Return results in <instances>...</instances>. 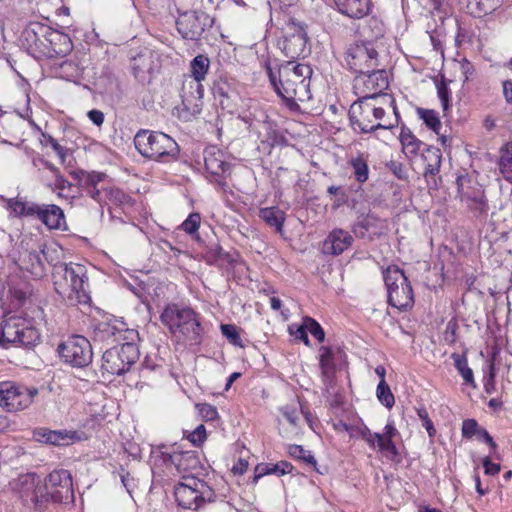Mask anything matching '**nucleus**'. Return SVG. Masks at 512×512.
<instances>
[{"mask_svg":"<svg viewBox=\"0 0 512 512\" xmlns=\"http://www.w3.org/2000/svg\"><path fill=\"white\" fill-rule=\"evenodd\" d=\"M264 67L275 92L286 102L290 110L299 109L298 101L311 99L312 69L309 65L289 61L279 66L278 75L269 59L265 60Z\"/></svg>","mask_w":512,"mask_h":512,"instance_id":"f257e3e1","label":"nucleus"},{"mask_svg":"<svg viewBox=\"0 0 512 512\" xmlns=\"http://www.w3.org/2000/svg\"><path fill=\"white\" fill-rule=\"evenodd\" d=\"M162 324L179 341L198 343L203 328L199 315L190 307L179 304H168L160 315Z\"/></svg>","mask_w":512,"mask_h":512,"instance_id":"f03ea898","label":"nucleus"},{"mask_svg":"<svg viewBox=\"0 0 512 512\" xmlns=\"http://www.w3.org/2000/svg\"><path fill=\"white\" fill-rule=\"evenodd\" d=\"M61 279L54 282L56 292L71 305L86 304L90 301L87 269L78 263L60 267Z\"/></svg>","mask_w":512,"mask_h":512,"instance_id":"7ed1b4c3","label":"nucleus"},{"mask_svg":"<svg viewBox=\"0 0 512 512\" xmlns=\"http://www.w3.org/2000/svg\"><path fill=\"white\" fill-rule=\"evenodd\" d=\"M137 151L146 158L158 162H171L179 156V146L169 135L150 130H140L134 137Z\"/></svg>","mask_w":512,"mask_h":512,"instance_id":"20e7f679","label":"nucleus"},{"mask_svg":"<svg viewBox=\"0 0 512 512\" xmlns=\"http://www.w3.org/2000/svg\"><path fill=\"white\" fill-rule=\"evenodd\" d=\"M385 115L382 106L377 105L376 101L359 98L355 101L349 110V119L353 129L362 133H369L378 129H391L394 123H381Z\"/></svg>","mask_w":512,"mask_h":512,"instance_id":"39448f33","label":"nucleus"},{"mask_svg":"<svg viewBox=\"0 0 512 512\" xmlns=\"http://www.w3.org/2000/svg\"><path fill=\"white\" fill-rule=\"evenodd\" d=\"M389 81L387 72L382 69L371 70L368 73L359 74L354 80V91L359 98L376 101L381 97L382 104H386L393 108L396 119L398 112L394 99L383 92L388 88Z\"/></svg>","mask_w":512,"mask_h":512,"instance_id":"423d86ee","label":"nucleus"},{"mask_svg":"<svg viewBox=\"0 0 512 512\" xmlns=\"http://www.w3.org/2000/svg\"><path fill=\"white\" fill-rule=\"evenodd\" d=\"M175 497L179 506L185 509L198 510L206 503L215 500V492L206 482L196 477H185L175 487Z\"/></svg>","mask_w":512,"mask_h":512,"instance_id":"0eeeda50","label":"nucleus"},{"mask_svg":"<svg viewBox=\"0 0 512 512\" xmlns=\"http://www.w3.org/2000/svg\"><path fill=\"white\" fill-rule=\"evenodd\" d=\"M388 303L399 311H406L414 304V294L404 272L397 266H389L384 272Z\"/></svg>","mask_w":512,"mask_h":512,"instance_id":"6e6552de","label":"nucleus"},{"mask_svg":"<svg viewBox=\"0 0 512 512\" xmlns=\"http://www.w3.org/2000/svg\"><path fill=\"white\" fill-rule=\"evenodd\" d=\"M39 391L36 387H27L11 381L0 382V406L8 412H17L28 408Z\"/></svg>","mask_w":512,"mask_h":512,"instance_id":"1a4fd4ad","label":"nucleus"},{"mask_svg":"<svg viewBox=\"0 0 512 512\" xmlns=\"http://www.w3.org/2000/svg\"><path fill=\"white\" fill-rule=\"evenodd\" d=\"M137 357V348L131 343H125L120 348L108 349L102 356V371L110 375H121L130 369Z\"/></svg>","mask_w":512,"mask_h":512,"instance_id":"9d476101","label":"nucleus"},{"mask_svg":"<svg viewBox=\"0 0 512 512\" xmlns=\"http://www.w3.org/2000/svg\"><path fill=\"white\" fill-rule=\"evenodd\" d=\"M344 59L348 68L358 74L368 73L378 66V52L370 43L351 44L345 52Z\"/></svg>","mask_w":512,"mask_h":512,"instance_id":"9b49d317","label":"nucleus"},{"mask_svg":"<svg viewBox=\"0 0 512 512\" xmlns=\"http://www.w3.org/2000/svg\"><path fill=\"white\" fill-rule=\"evenodd\" d=\"M61 358L73 367H85L92 361L93 352L90 342L83 336H73L59 345Z\"/></svg>","mask_w":512,"mask_h":512,"instance_id":"f8f14e48","label":"nucleus"},{"mask_svg":"<svg viewBox=\"0 0 512 512\" xmlns=\"http://www.w3.org/2000/svg\"><path fill=\"white\" fill-rule=\"evenodd\" d=\"M46 501L62 503L72 500L74 497L72 477L68 470L59 469L52 471L43 484Z\"/></svg>","mask_w":512,"mask_h":512,"instance_id":"ddd939ff","label":"nucleus"},{"mask_svg":"<svg viewBox=\"0 0 512 512\" xmlns=\"http://www.w3.org/2000/svg\"><path fill=\"white\" fill-rule=\"evenodd\" d=\"M212 24L213 19L203 11H187L181 13L176 20L179 34L184 39L193 41L199 40L204 31Z\"/></svg>","mask_w":512,"mask_h":512,"instance_id":"4468645a","label":"nucleus"},{"mask_svg":"<svg viewBox=\"0 0 512 512\" xmlns=\"http://www.w3.org/2000/svg\"><path fill=\"white\" fill-rule=\"evenodd\" d=\"M204 164L207 172L214 178V182L222 192H232L225 181L230 175L231 165L226 154L216 146H209L204 150Z\"/></svg>","mask_w":512,"mask_h":512,"instance_id":"2eb2a0df","label":"nucleus"},{"mask_svg":"<svg viewBox=\"0 0 512 512\" xmlns=\"http://www.w3.org/2000/svg\"><path fill=\"white\" fill-rule=\"evenodd\" d=\"M2 337L10 343L30 346L39 340L40 335L37 329L29 326L24 320L10 318L2 326Z\"/></svg>","mask_w":512,"mask_h":512,"instance_id":"dca6fc26","label":"nucleus"},{"mask_svg":"<svg viewBox=\"0 0 512 512\" xmlns=\"http://www.w3.org/2000/svg\"><path fill=\"white\" fill-rule=\"evenodd\" d=\"M200 461L193 451H173L169 455V469L175 470L183 480L185 477H194V471L199 469Z\"/></svg>","mask_w":512,"mask_h":512,"instance_id":"f3484780","label":"nucleus"},{"mask_svg":"<svg viewBox=\"0 0 512 512\" xmlns=\"http://www.w3.org/2000/svg\"><path fill=\"white\" fill-rule=\"evenodd\" d=\"M44 490L43 483L36 474L29 473L19 478V492L26 502L38 504L46 501Z\"/></svg>","mask_w":512,"mask_h":512,"instance_id":"a211bd4d","label":"nucleus"},{"mask_svg":"<svg viewBox=\"0 0 512 512\" xmlns=\"http://www.w3.org/2000/svg\"><path fill=\"white\" fill-rule=\"evenodd\" d=\"M204 87L189 76L185 77L182 83L181 98L182 104L193 113L200 112L201 99L203 98Z\"/></svg>","mask_w":512,"mask_h":512,"instance_id":"6ab92c4d","label":"nucleus"},{"mask_svg":"<svg viewBox=\"0 0 512 512\" xmlns=\"http://www.w3.org/2000/svg\"><path fill=\"white\" fill-rule=\"evenodd\" d=\"M352 235L343 229H334L325 238L322 252L327 255L338 256L349 249L353 244Z\"/></svg>","mask_w":512,"mask_h":512,"instance_id":"aec40b11","label":"nucleus"},{"mask_svg":"<svg viewBox=\"0 0 512 512\" xmlns=\"http://www.w3.org/2000/svg\"><path fill=\"white\" fill-rule=\"evenodd\" d=\"M386 229V221L372 214L367 215L353 226V232L357 237L369 239L384 234Z\"/></svg>","mask_w":512,"mask_h":512,"instance_id":"412c9836","label":"nucleus"},{"mask_svg":"<svg viewBox=\"0 0 512 512\" xmlns=\"http://www.w3.org/2000/svg\"><path fill=\"white\" fill-rule=\"evenodd\" d=\"M37 441L55 446H65L79 439L75 431L39 428L34 432Z\"/></svg>","mask_w":512,"mask_h":512,"instance_id":"4be33fe9","label":"nucleus"},{"mask_svg":"<svg viewBox=\"0 0 512 512\" xmlns=\"http://www.w3.org/2000/svg\"><path fill=\"white\" fill-rule=\"evenodd\" d=\"M47 31H49V26L34 22L24 29L22 36L29 48L44 52L46 50Z\"/></svg>","mask_w":512,"mask_h":512,"instance_id":"5701e85b","label":"nucleus"},{"mask_svg":"<svg viewBox=\"0 0 512 512\" xmlns=\"http://www.w3.org/2000/svg\"><path fill=\"white\" fill-rule=\"evenodd\" d=\"M45 53H54L56 55L65 56L72 50V41L70 37L58 30L49 27L46 36Z\"/></svg>","mask_w":512,"mask_h":512,"instance_id":"b1692460","label":"nucleus"},{"mask_svg":"<svg viewBox=\"0 0 512 512\" xmlns=\"http://www.w3.org/2000/svg\"><path fill=\"white\" fill-rule=\"evenodd\" d=\"M338 11L352 19H361L371 11V0H334Z\"/></svg>","mask_w":512,"mask_h":512,"instance_id":"393cba45","label":"nucleus"},{"mask_svg":"<svg viewBox=\"0 0 512 512\" xmlns=\"http://www.w3.org/2000/svg\"><path fill=\"white\" fill-rule=\"evenodd\" d=\"M307 36L299 29L295 33L285 37L283 41V51L288 58L294 59L304 55L306 52Z\"/></svg>","mask_w":512,"mask_h":512,"instance_id":"a878e982","label":"nucleus"},{"mask_svg":"<svg viewBox=\"0 0 512 512\" xmlns=\"http://www.w3.org/2000/svg\"><path fill=\"white\" fill-rule=\"evenodd\" d=\"M334 353L331 348L322 346L319 349V364L323 382L326 386H330L333 382L336 367L334 363Z\"/></svg>","mask_w":512,"mask_h":512,"instance_id":"bb28decb","label":"nucleus"},{"mask_svg":"<svg viewBox=\"0 0 512 512\" xmlns=\"http://www.w3.org/2000/svg\"><path fill=\"white\" fill-rule=\"evenodd\" d=\"M364 437L370 447L375 448L377 446L387 458L394 460L397 457L398 450L393 440L386 439L380 433H372L371 431L364 432Z\"/></svg>","mask_w":512,"mask_h":512,"instance_id":"cd10ccee","label":"nucleus"},{"mask_svg":"<svg viewBox=\"0 0 512 512\" xmlns=\"http://www.w3.org/2000/svg\"><path fill=\"white\" fill-rule=\"evenodd\" d=\"M49 229H60L65 224L63 210L57 205H43L40 219Z\"/></svg>","mask_w":512,"mask_h":512,"instance_id":"c85d7f7f","label":"nucleus"},{"mask_svg":"<svg viewBox=\"0 0 512 512\" xmlns=\"http://www.w3.org/2000/svg\"><path fill=\"white\" fill-rule=\"evenodd\" d=\"M422 157L426 163L424 176L428 179L429 177H433L438 174L440 171L442 159L440 150L435 147H427L423 151Z\"/></svg>","mask_w":512,"mask_h":512,"instance_id":"c756f323","label":"nucleus"},{"mask_svg":"<svg viewBox=\"0 0 512 512\" xmlns=\"http://www.w3.org/2000/svg\"><path fill=\"white\" fill-rule=\"evenodd\" d=\"M399 139L404 154L409 158L416 156L421 151V148L426 146L407 128H402Z\"/></svg>","mask_w":512,"mask_h":512,"instance_id":"7c9ffc66","label":"nucleus"},{"mask_svg":"<svg viewBox=\"0 0 512 512\" xmlns=\"http://www.w3.org/2000/svg\"><path fill=\"white\" fill-rule=\"evenodd\" d=\"M259 217L277 232H282L285 214L278 207H265L260 209Z\"/></svg>","mask_w":512,"mask_h":512,"instance_id":"2f4dec72","label":"nucleus"},{"mask_svg":"<svg viewBox=\"0 0 512 512\" xmlns=\"http://www.w3.org/2000/svg\"><path fill=\"white\" fill-rule=\"evenodd\" d=\"M503 0H469L468 8L476 17H482L495 11Z\"/></svg>","mask_w":512,"mask_h":512,"instance_id":"473e14b6","label":"nucleus"},{"mask_svg":"<svg viewBox=\"0 0 512 512\" xmlns=\"http://www.w3.org/2000/svg\"><path fill=\"white\" fill-rule=\"evenodd\" d=\"M210 67V60L207 56L199 54L190 62L189 77L202 82L205 80Z\"/></svg>","mask_w":512,"mask_h":512,"instance_id":"72a5a7b5","label":"nucleus"},{"mask_svg":"<svg viewBox=\"0 0 512 512\" xmlns=\"http://www.w3.org/2000/svg\"><path fill=\"white\" fill-rule=\"evenodd\" d=\"M499 169L503 177L512 182V141L501 148Z\"/></svg>","mask_w":512,"mask_h":512,"instance_id":"f704fd0d","label":"nucleus"},{"mask_svg":"<svg viewBox=\"0 0 512 512\" xmlns=\"http://www.w3.org/2000/svg\"><path fill=\"white\" fill-rule=\"evenodd\" d=\"M350 165L353 169L355 179L359 183H364L368 180L369 168L367 160L362 154H358L356 157L351 158Z\"/></svg>","mask_w":512,"mask_h":512,"instance_id":"c9c22d12","label":"nucleus"},{"mask_svg":"<svg viewBox=\"0 0 512 512\" xmlns=\"http://www.w3.org/2000/svg\"><path fill=\"white\" fill-rule=\"evenodd\" d=\"M452 358L454 360V365H455L456 369L463 377L465 383L469 384L473 387H476L473 372L468 366V361H467L466 357L460 356L458 354H453Z\"/></svg>","mask_w":512,"mask_h":512,"instance_id":"e433bc0d","label":"nucleus"},{"mask_svg":"<svg viewBox=\"0 0 512 512\" xmlns=\"http://www.w3.org/2000/svg\"><path fill=\"white\" fill-rule=\"evenodd\" d=\"M417 114L424 121L426 126L433 130L436 134L440 133L442 127L437 112L434 110L418 108Z\"/></svg>","mask_w":512,"mask_h":512,"instance_id":"4c0bfd02","label":"nucleus"},{"mask_svg":"<svg viewBox=\"0 0 512 512\" xmlns=\"http://www.w3.org/2000/svg\"><path fill=\"white\" fill-rule=\"evenodd\" d=\"M106 202L114 205H129L131 197L119 188L109 187L105 189Z\"/></svg>","mask_w":512,"mask_h":512,"instance_id":"58836bf2","label":"nucleus"},{"mask_svg":"<svg viewBox=\"0 0 512 512\" xmlns=\"http://www.w3.org/2000/svg\"><path fill=\"white\" fill-rule=\"evenodd\" d=\"M376 395L378 400L387 408H391L395 404L394 395L386 381L379 382Z\"/></svg>","mask_w":512,"mask_h":512,"instance_id":"ea45409f","label":"nucleus"},{"mask_svg":"<svg viewBox=\"0 0 512 512\" xmlns=\"http://www.w3.org/2000/svg\"><path fill=\"white\" fill-rule=\"evenodd\" d=\"M81 175L83 176V180L86 187H95L98 186L101 182H104V180L107 178V175L102 172H85L81 171Z\"/></svg>","mask_w":512,"mask_h":512,"instance_id":"a19ab883","label":"nucleus"},{"mask_svg":"<svg viewBox=\"0 0 512 512\" xmlns=\"http://www.w3.org/2000/svg\"><path fill=\"white\" fill-rule=\"evenodd\" d=\"M199 415L204 421H214L219 418L218 411L215 406L208 404V403H202L196 405Z\"/></svg>","mask_w":512,"mask_h":512,"instance_id":"79ce46f5","label":"nucleus"},{"mask_svg":"<svg viewBox=\"0 0 512 512\" xmlns=\"http://www.w3.org/2000/svg\"><path fill=\"white\" fill-rule=\"evenodd\" d=\"M186 438L194 446H201L207 438L205 426L203 424L198 425L192 432L187 434Z\"/></svg>","mask_w":512,"mask_h":512,"instance_id":"37998d69","label":"nucleus"},{"mask_svg":"<svg viewBox=\"0 0 512 512\" xmlns=\"http://www.w3.org/2000/svg\"><path fill=\"white\" fill-rule=\"evenodd\" d=\"M222 334L232 343L233 345L241 346V337L238 333L237 327L232 324L221 325Z\"/></svg>","mask_w":512,"mask_h":512,"instance_id":"c03bdc74","label":"nucleus"},{"mask_svg":"<svg viewBox=\"0 0 512 512\" xmlns=\"http://www.w3.org/2000/svg\"><path fill=\"white\" fill-rule=\"evenodd\" d=\"M72 183L63 177V175H58L55 178L53 189L57 191L59 197L70 198L69 191L72 188Z\"/></svg>","mask_w":512,"mask_h":512,"instance_id":"a18cd8bd","label":"nucleus"},{"mask_svg":"<svg viewBox=\"0 0 512 512\" xmlns=\"http://www.w3.org/2000/svg\"><path fill=\"white\" fill-rule=\"evenodd\" d=\"M200 215L198 213H192L188 216V218L181 224V229H183L188 234H194L198 231L200 226Z\"/></svg>","mask_w":512,"mask_h":512,"instance_id":"49530a36","label":"nucleus"},{"mask_svg":"<svg viewBox=\"0 0 512 512\" xmlns=\"http://www.w3.org/2000/svg\"><path fill=\"white\" fill-rule=\"evenodd\" d=\"M305 324L307 332L313 335L319 342L324 341L325 333L322 327L314 319L307 317L305 318Z\"/></svg>","mask_w":512,"mask_h":512,"instance_id":"de8ad7c7","label":"nucleus"},{"mask_svg":"<svg viewBox=\"0 0 512 512\" xmlns=\"http://www.w3.org/2000/svg\"><path fill=\"white\" fill-rule=\"evenodd\" d=\"M437 94L441 101L443 110L447 111L450 106V90L444 81L437 84Z\"/></svg>","mask_w":512,"mask_h":512,"instance_id":"09e8293b","label":"nucleus"},{"mask_svg":"<svg viewBox=\"0 0 512 512\" xmlns=\"http://www.w3.org/2000/svg\"><path fill=\"white\" fill-rule=\"evenodd\" d=\"M461 200L465 201L467 206L474 210L482 211L485 206L484 197L481 194H478L475 197H470L467 194H462Z\"/></svg>","mask_w":512,"mask_h":512,"instance_id":"8fccbe9b","label":"nucleus"},{"mask_svg":"<svg viewBox=\"0 0 512 512\" xmlns=\"http://www.w3.org/2000/svg\"><path fill=\"white\" fill-rule=\"evenodd\" d=\"M417 415L422 420L423 426L425 427L430 438H433L436 434L433 422L429 418L428 412L425 408H418Z\"/></svg>","mask_w":512,"mask_h":512,"instance_id":"3c124183","label":"nucleus"},{"mask_svg":"<svg viewBox=\"0 0 512 512\" xmlns=\"http://www.w3.org/2000/svg\"><path fill=\"white\" fill-rule=\"evenodd\" d=\"M281 412L291 425L297 426L299 416H298V408L296 406L286 405L281 408Z\"/></svg>","mask_w":512,"mask_h":512,"instance_id":"603ef678","label":"nucleus"},{"mask_svg":"<svg viewBox=\"0 0 512 512\" xmlns=\"http://www.w3.org/2000/svg\"><path fill=\"white\" fill-rule=\"evenodd\" d=\"M479 433L478 424L474 419H466L462 423V435L466 438L473 437L476 433Z\"/></svg>","mask_w":512,"mask_h":512,"instance_id":"864d4df0","label":"nucleus"},{"mask_svg":"<svg viewBox=\"0 0 512 512\" xmlns=\"http://www.w3.org/2000/svg\"><path fill=\"white\" fill-rule=\"evenodd\" d=\"M269 465H270V474H276L279 476L290 473L293 468L292 465L286 461H280L276 464H269Z\"/></svg>","mask_w":512,"mask_h":512,"instance_id":"5fc2aeb1","label":"nucleus"},{"mask_svg":"<svg viewBox=\"0 0 512 512\" xmlns=\"http://www.w3.org/2000/svg\"><path fill=\"white\" fill-rule=\"evenodd\" d=\"M482 464L486 475L495 476L500 472V464L492 462L489 456L482 459Z\"/></svg>","mask_w":512,"mask_h":512,"instance_id":"6e6d98bb","label":"nucleus"},{"mask_svg":"<svg viewBox=\"0 0 512 512\" xmlns=\"http://www.w3.org/2000/svg\"><path fill=\"white\" fill-rule=\"evenodd\" d=\"M26 201L19 199H10L8 201V208L14 213L15 216H23L25 213Z\"/></svg>","mask_w":512,"mask_h":512,"instance_id":"4d7b16f0","label":"nucleus"},{"mask_svg":"<svg viewBox=\"0 0 512 512\" xmlns=\"http://www.w3.org/2000/svg\"><path fill=\"white\" fill-rule=\"evenodd\" d=\"M87 189H88V194L95 201H97L99 203L106 202L105 189H108V187L95 186V187H87Z\"/></svg>","mask_w":512,"mask_h":512,"instance_id":"13d9d810","label":"nucleus"},{"mask_svg":"<svg viewBox=\"0 0 512 512\" xmlns=\"http://www.w3.org/2000/svg\"><path fill=\"white\" fill-rule=\"evenodd\" d=\"M123 331L116 324L103 323L100 325V332L105 334L107 337H116L117 334Z\"/></svg>","mask_w":512,"mask_h":512,"instance_id":"bf43d9fd","label":"nucleus"},{"mask_svg":"<svg viewBox=\"0 0 512 512\" xmlns=\"http://www.w3.org/2000/svg\"><path fill=\"white\" fill-rule=\"evenodd\" d=\"M290 333L294 335L296 339L302 340L306 345L309 344L308 332L305 323L303 326H298L295 331L290 328Z\"/></svg>","mask_w":512,"mask_h":512,"instance_id":"052dcab7","label":"nucleus"},{"mask_svg":"<svg viewBox=\"0 0 512 512\" xmlns=\"http://www.w3.org/2000/svg\"><path fill=\"white\" fill-rule=\"evenodd\" d=\"M25 213L23 216H32V217H37L38 219H40V216H41V211H42V208H43V205H38V204H35V203H26V207H25Z\"/></svg>","mask_w":512,"mask_h":512,"instance_id":"680f3d73","label":"nucleus"},{"mask_svg":"<svg viewBox=\"0 0 512 512\" xmlns=\"http://www.w3.org/2000/svg\"><path fill=\"white\" fill-rule=\"evenodd\" d=\"M47 142L50 144V146L52 147V149L56 152V154L59 156V158L61 159V162H64L65 161V156H66V150L64 147H62L56 139H54L53 137L49 136L48 137V140Z\"/></svg>","mask_w":512,"mask_h":512,"instance_id":"e2e57ef3","label":"nucleus"},{"mask_svg":"<svg viewBox=\"0 0 512 512\" xmlns=\"http://www.w3.org/2000/svg\"><path fill=\"white\" fill-rule=\"evenodd\" d=\"M87 115L90 121L98 127L101 126L104 122V113L100 110H90Z\"/></svg>","mask_w":512,"mask_h":512,"instance_id":"0e129e2a","label":"nucleus"},{"mask_svg":"<svg viewBox=\"0 0 512 512\" xmlns=\"http://www.w3.org/2000/svg\"><path fill=\"white\" fill-rule=\"evenodd\" d=\"M503 95L508 104H512V80H505L502 83Z\"/></svg>","mask_w":512,"mask_h":512,"instance_id":"69168bd1","label":"nucleus"},{"mask_svg":"<svg viewBox=\"0 0 512 512\" xmlns=\"http://www.w3.org/2000/svg\"><path fill=\"white\" fill-rule=\"evenodd\" d=\"M288 453L291 457L300 459L301 457H304L306 450L300 445H290L288 448Z\"/></svg>","mask_w":512,"mask_h":512,"instance_id":"338daca9","label":"nucleus"},{"mask_svg":"<svg viewBox=\"0 0 512 512\" xmlns=\"http://www.w3.org/2000/svg\"><path fill=\"white\" fill-rule=\"evenodd\" d=\"M461 71L464 76V82L468 81L470 76L474 73V68L470 62L467 60H464L461 62Z\"/></svg>","mask_w":512,"mask_h":512,"instance_id":"774afa93","label":"nucleus"}]
</instances>
